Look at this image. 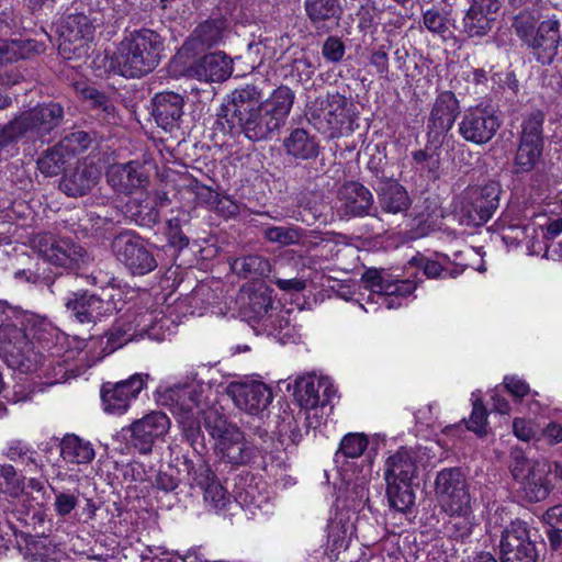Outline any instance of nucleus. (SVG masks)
Instances as JSON below:
<instances>
[{
  "label": "nucleus",
  "instance_id": "f257e3e1",
  "mask_svg": "<svg viewBox=\"0 0 562 562\" xmlns=\"http://www.w3.org/2000/svg\"><path fill=\"white\" fill-rule=\"evenodd\" d=\"M294 92L285 86L262 100V91L254 85L233 90L218 114L217 124L229 134H244L249 140L270 138L280 130L292 109Z\"/></svg>",
  "mask_w": 562,
  "mask_h": 562
},
{
  "label": "nucleus",
  "instance_id": "f03ea898",
  "mask_svg": "<svg viewBox=\"0 0 562 562\" xmlns=\"http://www.w3.org/2000/svg\"><path fill=\"white\" fill-rule=\"evenodd\" d=\"M164 42L149 29L135 30L126 34L111 56V71L126 78H139L151 72L159 64Z\"/></svg>",
  "mask_w": 562,
  "mask_h": 562
},
{
  "label": "nucleus",
  "instance_id": "7ed1b4c3",
  "mask_svg": "<svg viewBox=\"0 0 562 562\" xmlns=\"http://www.w3.org/2000/svg\"><path fill=\"white\" fill-rule=\"evenodd\" d=\"M510 472L529 502L544 499L555 481H562V465L547 459L529 460L522 451L512 452Z\"/></svg>",
  "mask_w": 562,
  "mask_h": 562
},
{
  "label": "nucleus",
  "instance_id": "20e7f679",
  "mask_svg": "<svg viewBox=\"0 0 562 562\" xmlns=\"http://www.w3.org/2000/svg\"><path fill=\"white\" fill-rule=\"evenodd\" d=\"M77 282V276L67 273L55 278L49 284L52 294L64 302L67 312L75 321L80 324L94 325L102 317L112 314L113 302L102 300L87 291H78Z\"/></svg>",
  "mask_w": 562,
  "mask_h": 562
},
{
  "label": "nucleus",
  "instance_id": "39448f33",
  "mask_svg": "<svg viewBox=\"0 0 562 562\" xmlns=\"http://www.w3.org/2000/svg\"><path fill=\"white\" fill-rule=\"evenodd\" d=\"M418 475L417 456L400 449L385 461L384 480L389 504L397 512L408 510L415 503L413 481Z\"/></svg>",
  "mask_w": 562,
  "mask_h": 562
},
{
  "label": "nucleus",
  "instance_id": "423d86ee",
  "mask_svg": "<svg viewBox=\"0 0 562 562\" xmlns=\"http://www.w3.org/2000/svg\"><path fill=\"white\" fill-rule=\"evenodd\" d=\"M64 109L59 103H43L16 115L0 130V148L25 136L44 137L60 125Z\"/></svg>",
  "mask_w": 562,
  "mask_h": 562
},
{
  "label": "nucleus",
  "instance_id": "0eeeda50",
  "mask_svg": "<svg viewBox=\"0 0 562 562\" xmlns=\"http://www.w3.org/2000/svg\"><path fill=\"white\" fill-rule=\"evenodd\" d=\"M352 103L339 93L317 99L310 110L313 125L329 138H336L350 131L352 123Z\"/></svg>",
  "mask_w": 562,
  "mask_h": 562
},
{
  "label": "nucleus",
  "instance_id": "6e6552de",
  "mask_svg": "<svg viewBox=\"0 0 562 562\" xmlns=\"http://www.w3.org/2000/svg\"><path fill=\"white\" fill-rule=\"evenodd\" d=\"M0 357L23 373L36 371L42 364V357L34 351L25 331L12 324L0 326Z\"/></svg>",
  "mask_w": 562,
  "mask_h": 562
},
{
  "label": "nucleus",
  "instance_id": "1a4fd4ad",
  "mask_svg": "<svg viewBox=\"0 0 562 562\" xmlns=\"http://www.w3.org/2000/svg\"><path fill=\"white\" fill-rule=\"evenodd\" d=\"M501 192V186L495 181L467 189L460 206V212L467 220V224L481 226L486 223L499 205Z\"/></svg>",
  "mask_w": 562,
  "mask_h": 562
},
{
  "label": "nucleus",
  "instance_id": "9d476101",
  "mask_svg": "<svg viewBox=\"0 0 562 562\" xmlns=\"http://www.w3.org/2000/svg\"><path fill=\"white\" fill-rule=\"evenodd\" d=\"M33 248L48 262L64 268L79 267L89 259L88 252L80 245L70 238L49 233L36 235Z\"/></svg>",
  "mask_w": 562,
  "mask_h": 562
},
{
  "label": "nucleus",
  "instance_id": "9b49d317",
  "mask_svg": "<svg viewBox=\"0 0 562 562\" xmlns=\"http://www.w3.org/2000/svg\"><path fill=\"white\" fill-rule=\"evenodd\" d=\"M112 250L119 261L133 274L144 276L155 270L157 261L144 240L133 231H124L112 240Z\"/></svg>",
  "mask_w": 562,
  "mask_h": 562
},
{
  "label": "nucleus",
  "instance_id": "f8f14e48",
  "mask_svg": "<svg viewBox=\"0 0 562 562\" xmlns=\"http://www.w3.org/2000/svg\"><path fill=\"white\" fill-rule=\"evenodd\" d=\"M164 403L170 405L181 423L189 426L199 420L201 412L207 406L203 384L198 381L170 387L164 394Z\"/></svg>",
  "mask_w": 562,
  "mask_h": 562
},
{
  "label": "nucleus",
  "instance_id": "ddd939ff",
  "mask_svg": "<svg viewBox=\"0 0 562 562\" xmlns=\"http://www.w3.org/2000/svg\"><path fill=\"white\" fill-rule=\"evenodd\" d=\"M435 493L445 513H457L470 504V493L460 469L447 468L438 472Z\"/></svg>",
  "mask_w": 562,
  "mask_h": 562
},
{
  "label": "nucleus",
  "instance_id": "4468645a",
  "mask_svg": "<svg viewBox=\"0 0 562 562\" xmlns=\"http://www.w3.org/2000/svg\"><path fill=\"white\" fill-rule=\"evenodd\" d=\"M226 394L237 408L252 416H261L273 398L271 389L257 380L231 382L226 386Z\"/></svg>",
  "mask_w": 562,
  "mask_h": 562
},
{
  "label": "nucleus",
  "instance_id": "2eb2a0df",
  "mask_svg": "<svg viewBox=\"0 0 562 562\" xmlns=\"http://www.w3.org/2000/svg\"><path fill=\"white\" fill-rule=\"evenodd\" d=\"M361 281L366 289L384 297L383 304L389 310L400 307L402 305L400 299L412 294L417 288L416 282L409 279H395L375 268L366 270Z\"/></svg>",
  "mask_w": 562,
  "mask_h": 562
},
{
  "label": "nucleus",
  "instance_id": "dca6fc26",
  "mask_svg": "<svg viewBox=\"0 0 562 562\" xmlns=\"http://www.w3.org/2000/svg\"><path fill=\"white\" fill-rule=\"evenodd\" d=\"M501 559L502 562H538L539 552L526 522H512L502 532Z\"/></svg>",
  "mask_w": 562,
  "mask_h": 562
},
{
  "label": "nucleus",
  "instance_id": "f3484780",
  "mask_svg": "<svg viewBox=\"0 0 562 562\" xmlns=\"http://www.w3.org/2000/svg\"><path fill=\"white\" fill-rule=\"evenodd\" d=\"M498 117L486 108H471L459 123V133L467 142L483 145L490 142L499 128Z\"/></svg>",
  "mask_w": 562,
  "mask_h": 562
},
{
  "label": "nucleus",
  "instance_id": "a211bd4d",
  "mask_svg": "<svg viewBox=\"0 0 562 562\" xmlns=\"http://www.w3.org/2000/svg\"><path fill=\"white\" fill-rule=\"evenodd\" d=\"M148 375L134 374L127 380L116 383H104L101 387V398L104 411L109 414L122 415L130 408L145 386Z\"/></svg>",
  "mask_w": 562,
  "mask_h": 562
},
{
  "label": "nucleus",
  "instance_id": "6ab92c4d",
  "mask_svg": "<svg viewBox=\"0 0 562 562\" xmlns=\"http://www.w3.org/2000/svg\"><path fill=\"white\" fill-rule=\"evenodd\" d=\"M560 26V21L555 16L543 20L535 34L525 42L535 59L543 66L552 65L559 54Z\"/></svg>",
  "mask_w": 562,
  "mask_h": 562
},
{
  "label": "nucleus",
  "instance_id": "aec40b11",
  "mask_svg": "<svg viewBox=\"0 0 562 562\" xmlns=\"http://www.w3.org/2000/svg\"><path fill=\"white\" fill-rule=\"evenodd\" d=\"M170 427L168 416L162 412H151L131 425L132 442L140 453L151 451L154 442L164 437Z\"/></svg>",
  "mask_w": 562,
  "mask_h": 562
},
{
  "label": "nucleus",
  "instance_id": "412c9836",
  "mask_svg": "<svg viewBox=\"0 0 562 562\" xmlns=\"http://www.w3.org/2000/svg\"><path fill=\"white\" fill-rule=\"evenodd\" d=\"M106 181L116 192L131 194L136 190L146 188L148 176L139 161L111 165L106 170Z\"/></svg>",
  "mask_w": 562,
  "mask_h": 562
},
{
  "label": "nucleus",
  "instance_id": "4be33fe9",
  "mask_svg": "<svg viewBox=\"0 0 562 562\" xmlns=\"http://www.w3.org/2000/svg\"><path fill=\"white\" fill-rule=\"evenodd\" d=\"M339 211L349 217L369 215L373 205V194L358 181H347L337 191Z\"/></svg>",
  "mask_w": 562,
  "mask_h": 562
},
{
  "label": "nucleus",
  "instance_id": "5701e85b",
  "mask_svg": "<svg viewBox=\"0 0 562 562\" xmlns=\"http://www.w3.org/2000/svg\"><path fill=\"white\" fill-rule=\"evenodd\" d=\"M100 169L87 161H79L74 169L64 173L59 189L68 196L79 198L88 194L99 182Z\"/></svg>",
  "mask_w": 562,
  "mask_h": 562
},
{
  "label": "nucleus",
  "instance_id": "b1692460",
  "mask_svg": "<svg viewBox=\"0 0 562 562\" xmlns=\"http://www.w3.org/2000/svg\"><path fill=\"white\" fill-rule=\"evenodd\" d=\"M460 112V104L454 93L443 91L436 98L428 119L429 133L443 135L451 130Z\"/></svg>",
  "mask_w": 562,
  "mask_h": 562
},
{
  "label": "nucleus",
  "instance_id": "393cba45",
  "mask_svg": "<svg viewBox=\"0 0 562 562\" xmlns=\"http://www.w3.org/2000/svg\"><path fill=\"white\" fill-rule=\"evenodd\" d=\"M216 454L232 465H243L250 461L254 449L245 440L243 431L236 427L231 428L222 439L216 441Z\"/></svg>",
  "mask_w": 562,
  "mask_h": 562
},
{
  "label": "nucleus",
  "instance_id": "a878e982",
  "mask_svg": "<svg viewBox=\"0 0 562 562\" xmlns=\"http://www.w3.org/2000/svg\"><path fill=\"white\" fill-rule=\"evenodd\" d=\"M191 71L199 80L222 82L233 72L232 59L221 52L207 54L191 66Z\"/></svg>",
  "mask_w": 562,
  "mask_h": 562
},
{
  "label": "nucleus",
  "instance_id": "bb28decb",
  "mask_svg": "<svg viewBox=\"0 0 562 562\" xmlns=\"http://www.w3.org/2000/svg\"><path fill=\"white\" fill-rule=\"evenodd\" d=\"M184 100L175 92L156 94L153 101V115L164 130H172L182 116Z\"/></svg>",
  "mask_w": 562,
  "mask_h": 562
},
{
  "label": "nucleus",
  "instance_id": "cd10ccee",
  "mask_svg": "<svg viewBox=\"0 0 562 562\" xmlns=\"http://www.w3.org/2000/svg\"><path fill=\"white\" fill-rule=\"evenodd\" d=\"M295 397L300 406L312 409L325 405L330 397V385L316 376H304L296 381Z\"/></svg>",
  "mask_w": 562,
  "mask_h": 562
},
{
  "label": "nucleus",
  "instance_id": "c85d7f7f",
  "mask_svg": "<svg viewBox=\"0 0 562 562\" xmlns=\"http://www.w3.org/2000/svg\"><path fill=\"white\" fill-rule=\"evenodd\" d=\"M376 195L379 207L385 214H405L412 205L407 190L397 181L383 182L376 190Z\"/></svg>",
  "mask_w": 562,
  "mask_h": 562
},
{
  "label": "nucleus",
  "instance_id": "c756f323",
  "mask_svg": "<svg viewBox=\"0 0 562 562\" xmlns=\"http://www.w3.org/2000/svg\"><path fill=\"white\" fill-rule=\"evenodd\" d=\"M304 9L312 25L325 31L338 25L342 13L339 0H305Z\"/></svg>",
  "mask_w": 562,
  "mask_h": 562
},
{
  "label": "nucleus",
  "instance_id": "7c9ffc66",
  "mask_svg": "<svg viewBox=\"0 0 562 562\" xmlns=\"http://www.w3.org/2000/svg\"><path fill=\"white\" fill-rule=\"evenodd\" d=\"M283 146L286 154L296 160L315 159L319 154L318 142L304 128L292 131L284 139Z\"/></svg>",
  "mask_w": 562,
  "mask_h": 562
},
{
  "label": "nucleus",
  "instance_id": "2f4dec72",
  "mask_svg": "<svg viewBox=\"0 0 562 562\" xmlns=\"http://www.w3.org/2000/svg\"><path fill=\"white\" fill-rule=\"evenodd\" d=\"M93 26L90 19L82 13H70L66 15L59 26L58 34L61 40L60 46L66 43H77L91 37Z\"/></svg>",
  "mask_w": 562,
  "mask_h": 562
},
{
  "label": "nucleus",
  "instance_id": "473e14b6",
  "mask_svg": "<svg viewBox=\"0 0 562 562\" xmlns=\"http://www.w3.org/2000/svg\"><path fill=\"white\" fill-rule=\"evenodd\" d=\"M221 24L215 21H206L200 24L183 45L188 53L198 54L206 48L217 45L222 41Z\"/></svg>",
  "mask_w": 562,
  "mask_h": 562
},
{
  "label": "nucleus",
  "instance_id": "72a5a7b5",
  "mask_svg": "<svg viewBox=\"0 0 562 562\" xmlns=\"http://www.w3.org/2000/svg\"><path fill=\"white\" fill-rule=\"evenodd\" d=\"M60 454L66 462L75 464L90 463L95 456L89 441L76 435H66L60 442Z\"/></svg>",
  "mask_w": 562,
  "mask_h": 562
},
{
  "label": "nucleus",
  "instance_id": "f704fd0d",
  "mask_svg": "<svg viewBox=\"0 0 562 562\" xmlns=\"http://www.w3.org/2000/svg\"><path fill=\"white\" fill-rule=\"evenodd\" d=\"M126 212L138 225L145 227L156 225L160 218L159 210L149 193H146L143 198L130 200L126 204Z\"/></svg>",
  "mask_w": 562,
  "mask_h": 562
},
{
  "label": "nucleus",
  "instance_id": "c9c22d12",
  "mask_svg": "<svg viewBox=\"0 0 562 562\" xmlns=\"http://www.w3.org/2000/svg\"><path fill=\"white\" fill-rule=\"evenodd\" d=\"M229 266L233 272L244 279L267 277L271 271L270 261L259 255L235 258L229 262Z\"/></svg>",
  "mask_w": 562,
  "mask_h": 562
},
{
  "label": "nucleus",
  "instance_id": "e433bc0d",
  "mask_svg": "<svg viewBox=\"0 0 562 562\" xmlns=\"http://www.w3.org/2000/svg\"><path fill=\"white\" fill-rule=\"evenodd\" d=\"M45 50L43 44L34 40L27 41H0V63H12L19 58H26L30 54H40Z\"/></svg>",
  "mask_w": 562,
  "mask_h": 562
},
{
  "label": "nucleus",
  "instance_id": "4c0bfd02",
  "mask_svg": "<svg viewBox=\"0 0 562 562\" xmlns=\"http://www.w3.org/2000/svg\"><path fill=\"white\" fill-rule=\"evenodd\" d=\"M449 515L448 521L445 524V532L450 538L456 540H463L468 538L474 527V519L471 515L470 504L458 510L457 513H447Z\"/></svg>",
  "mask_w": 562,
  "mask_h": 562
},
{
  "label": "nucleus",
  "instance_id": "58836bf2",
  "mask_svg": "<svg viewBox=\"0 0 562 562\" xmlns=\"http://www.w3.org/2000/svg\"><path fill=\"white\" fill-rule=\"evenodd\" d=\"M542 150L543 144L519 142L514 160L515 173L529 172L535 169L540 161Z\"/></svg>",
  "mask_w": 562,
  "mask_h": 562
},
{
  "label": "nucleus",
  "instance_id": "ea45409f",
  "mask_svg": "<svg viewBox=\"0 0 562 562\" xmlns=\"http://www.w3.org/2000/svg\"><path fill=\"white\" fill-rule=\"evenodd\" d=\"M495 23V18H490L469 8L462 20L461 31L469 37H483L487 35Z\"/></svg>",
  "mask_w": 562,
  "mask_h": 562
},
{
  "label": "nucleus",
  "instance_id": "a19ab883",
  "mask_svg": "<svg viewBox=\"0 0 562 562\" xmlns=\"http://www.w3.org/2000/svg\"><path fill=\"white\" fill-rule=\"evenodd\" d=\"M69 157L59 145L48 148L37 160L38 170L46 177L59 175L68 162Z\"/></svg>",
  "mask_w": 562,
  "mask_h": 562
},
{
  "label": "nucleus",
  "instance_id": "79ce46f5",
  "mask_svg": "<svg viewBox=\"0 0 562 562\" xmlns=\"http://www.w3.org/2000/svg\"><path fill=\"white\" fill-rule=\"evenodd\" d=\"M540 18V12L536 9H525L515 15L512 26L524 43L537 31Z\"/></svg>",
  "mask_w": 562,
  "mask_h": 562
},
{
  "label": "nucleus",
  "instance_id": "37998d69",
  "mask_svg": "<svg viewBox=\"0 0 562 562\" xmlns=\"http://www.w3.org/2000/svg\"><path fill=\"white\" fill-rule=\"evenodd\" d=\"M262 235L269 243L282 247L299 244L303 236L302 229L295 226H269L262 231Z\"/></svg>",
  "mask_w": 562,
  "mask_h": 562
},
{
  "label": "nucleus",
  "instance_id": "c03bdc74",
  "mask_svg": "<svg viewBox=\"0 0 562 562\" xmlns=\"http://www.w3.org/2000/svg\"><path fill=\"white\" fill-rule=\"evenodd\" d=\"M25 477L16 472L13 465H0V490L13 498L20 497L24 492Z\"/></svg>",
  "mask_w": 562,
  "mask_h": 562
},
{
  "label": "nucleus",
  "instance_id": "a18cd8bd",
  "mask_svg": "<svg viewBox=\"0 0 562 562\" xmlns=\"http://www.w3.org/2000/svg\"><path fill=\"white\" fill-rule=\"evenodd\" d=\"M544 114L541 111L530 113L521 124L519 142L543 144L542 126Z\"/></svg>",
  "mask_w": 562,
  "mask_h": 562
},
{
  "label": "nucleus",
  "instance_id": "49530a36",
  "mask_svg": "<svg viewBox=\"0 0 562 562\" xmlns=\"http://www.w3.org/2000/svg\"><path fill=\"white\" fill-rule=\"evenodd\" d=\"M203 416V424L205 429L210 432V435L218 441L222 439V436H225L231 428H236L237 426L228 424L226 419L214 408L204 407V411L201 412Z\"/></svg>",
  "mask_w": 562,
  "mask_h": 562
},
{
  "label": "nucleus",
  "instance_id": "de8ad7c7",
  "mask_svg": "<svg viewBox=\"0 0 562 562\" xmlns=\"http://www.w3.org/2000/svg\"><path fill=\"white\" fill-rule=\"evenodd\" d=\"M92 143V137L83 131H76L66 135L59 143V148L70 158L86 151Z\"/></svg>",
  "mask_w": 562,
  "mask_h": 562
},
{
  "label": "nucleus",
  "instance_id": "09e8293b",
  "mask_svg": "<svg viewBox=\"0 0 562 562\" xmlns=\"http://www.w3.org/2000/svg\"><path fill=\"white\" fill-rule=\"evenodd\" d=\"M368 446V439L362 434H348L340 442L339 449L336 456L341 453L346 458H358L360 457Z\"/></svg>",
  "mask_w": 562,
  "mask_h": 562
},
{
  "label": "nucleus",
  "instance_id": "8fccbe9b",
  "mask_svg": "<svg viewBox=\"0 0 562 562\" xmlns=\"http://www.w3.org/2000/svg\"><path fill=\"white\" fill-rule=\"evenodd\" d=\"M272 306V300L266 291L248 293L247 308L255 318L263 317Z\"/></svg>",
  "mask_w": 562,
  "mask_h": 562
},
{
  "label": "nucleus",
  "instance_id": "3c124183",
  "mask_svg": "<svg viewBox=\"0 0 562 562\" xmlns=\"http://www.w3.org/2000/svg\"><path fill=\"white\" fill-rule=\"evenodd\" d=\"M134 338V329L128 324H115L108 333V348L111 351L123 347Z\"/></svg>",
  "mask_w": 562,
  "mask_h": 562
},
{
  "label": "nucleus",
  "instance_id": "603ef678",
  "mask_svg": "<svg viewBox=\"0 0 562 562\" xmlns=\"http://www.w3.org/2000/svg\"><path fill=\"white\" fill-rule=\"evenodd\" d=\"M514 435L521 441L538 439L541 427L532 419L515 418L513 422Z\"/></svg>",
  "mask_w": 562,
  "mask_h": 562
},
{
  "label": "nucleus",
  "instance_id": "864d4df0",
  "mask_svg": "<svg viewBox=\"0 0 562 562\" xmlns=\"http://www.w3.org/2000/svg\"><path fill=\"white\" fill-rule=\"evenodd\" d=\"M487 412L480 400L474 401L472 414L467 422V428L479 436L486 434Z\"/></svg>",
  "mask_w": 562,
  "mask_h": 562
},
{
  "label": "nucleus",
  "instance_id": "5fc2aeb1",
  "mask_svg": "<svg viewBox=\"0 0 562 562\" xmlns=\"http://www.w3.org/2000/svg\"><path fill=\"white\" fill-rule=\"evenodd\" d=\"M35 452L31 450V448L24 443L22 440H12L5 450V456L11 461H18L20 459H26L27 464H36V460L34 458Z\"/></svg>",
  "mask_w": 562,
  "mask_h": 562
},
{
  "label": "nucleus",
  "instance_id": "6e6d98bb",
  "mask_svg": "<svg viewBox=\"0 0 562 562\" xmlns=\"http://www.w3.org/2000/svg\"><path fill=\"white\" fill-rule=\"evenodd\" d=\"M323 57L330 63H338L345 55V44L339 37L329 36L323 44Z\"/></svg>",
  "mask_w": 562,
  "mask_h": 562
},
{
  "label": "nucleus",
  "instance_id": "4d7b16f0",
  "mask_svg": "<svg viewBox=\"0 0 562 562\" xmlns=\"http://www.w3.org/2000/svg\"><path fill=\"white\" fill-rule=\"evenodd\" d=\"M167 236L171 246L183 249L189 245V238L181 231V220L173 217L168 221Z\"/></svg>",
  "mask_w": 562,
  "mask_h": 562
},
{
  "label": "nucleus",
  "instance_id": "13d9d810",
  "mask_svg": "<svg viewBox=\"0 0 562 562\" xmlns=\"http://www.w3.org/2000/svg\"><path fill=\"white\" fill-rule=\"evenodd\" d=\"M203 491L205 502L213 508L221 509L225 506L227 501L226 492L217 481L207 485Z\"/></svg>",
  "mask_w": 562,
  "mask_h": 562
},
{
  "label": "nucleus",
  "instance_id": "bf43d9fd",
  "mask_svg": "<svg viewBox=\"0 0 562 562\" xmlns=\"http://www.w3.org/2000/svg\"><path fill=\"white\" fill-rule=\"evenodd\" d=\"M78 497L71 493L56 492L54 509L58 516L69 515L77 506Z\"/></svg>",
  "mask_w": 562,
  "mask_h": 562
},
{
  "label": "nucleus",
  "instance_id": "052dcab7",
  "mask_svg": "<svg viewBox=\"0 0 562 562\" xmlns=\"http://www.w3.org/2000/svg\"><path fill=\"white\" fill-rule=\"evenodd\" d=\"M424 25L432 33H445L448 30L445 18L436 10H428L423 15Z\"/></svg>",
  "mask_w": 562,
  "mask_h": 562
},
{
  "label": "nucleus",
  "instance_id": "680f3d73",
  "mask_svg": "<svg viewBox=\"0 0 562 562\" xmlns=\"http://www.w3.org/2000/svg\"><path fill=\"white\" fill-rule=\"evenodd\" d=\"M193 481L203 490L214 483L216 477L207 464L201 463L193 469Z\"/></svg>",
  "mask_w": 562,
  "mask_h": 562
},
{
  "label": "nucleus",
  "instance_id": "e2e57ef3",
  "mask_svg": "<svg viewBox=\"0 0 562 562\" xmlns=\"http://www.w3.org/2000/svg\"><path fill=\"white\" fill-rule=\"evenodd\" d=\"M292 72L300 81L310 80L314 74L312 63L306 57L295 58L292 65Z\"/></svg>",
  "mask_w": 562,
  "mask_h": 562
},
{
  "label": "nucleus",
  "instance_id": "0e129e2a",
  "mask_svg": "<svg viewBox=\"0 0 562 562\" xmlns=\"http://www.w3.org/2000/svg\"><path fill=\"white\" fill-rule=\"evenodd\" d=\"M273 282L281 291H284L288 293L302 292L306 288V281L301 278H293V279L276 278Z\"/></svg>",
  "mask_w": 562,
  "mask_h": 562
},
{
  "label": "nucleus",
  "instance_id": "69168bd1",
  "mask_svg": "<svg viewBox=\"0 0 562 562\" xmlns=\"http://www.w3.org/2000/svg\"><path fill=\"white\" fill-rule=\"evenodd\" d=\"M504 384L507 391L516 398H522L529 393L528 384L514 376H506Z\"/></svg>",
  "mask_w": 562,
  "mask_h": 562
},
{
  "label": "nucleus",
  "instance_id": "338daca9",
  "mask_svg": "<svg viewBox=\"0 0 562 562\" xmlns=\"http://www.w3.org/2000/svg\"><path fill=\"white\" fill-rule=\"evenodd\" d=\"M538 227L542 231L544 239L552 240L562 233V216L554 220H548L546 224L539 223Z\"/></svg>",
  "mask_w": 562,
  "mask_h": 562
},
{
  "label": "nucleus",
  "instance_id": "774afa93",
  "mask_svg": "<svg viewBox=\"0 0 562 562\" xmlns=\"http://www.w3.org/2000/svg\"><path fill=\"white\" fill-rule=\"evenodd\" d=\"M544 521L557 532H562V505L549 508L543 515Z\"/></svg>",
  "mask_w": 562,
  "mask_h": 562
}]
</instances>
